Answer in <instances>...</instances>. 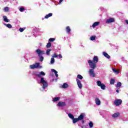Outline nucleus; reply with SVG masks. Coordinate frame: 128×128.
Returning a JSON list of instances; mask_svg holds the SVG:
<instances>
[{
	"label": "nucleus",
	"instance_id": "1",
	"mask_svg": "<svg viewBox=\"0 0 128 128\" xmlns=\"http://www.w3.org/2000/svg\"><path fill=\"white\" fill-rule=\"evenodd\" d=\"M98 62V57L94 56L93 58V62L92 60H88V64L91 68H96V63Z\"/></svg>",
	"mask_w": 128,
	"mask_h": 128
},
{
	"label": "nucleus",
	"instance_id": "2",
	"mask_svg": "<svg viewBox=\"0 0 128 128\" xmlns=\"http://www.w3.org/2000/svg\"><path fill=\"white\" fill-rule=\"evenodd\" d=\"M40 84H43L42 88H48V82L46 81H45L44 78H41V80L40 82Z\"/></svg>",
	"mask_w": 128,
	"mask_h": 128
},
{
	"label": "nucleus",
	"instance_id": "3",
	"mask_svg": "<svg viewBox=\"0 0 128 128\" xmlns=\"http://www.w3.org/2000/svg\"><path fill=\"white\" fill-rule=\"evenodd\" d=\"M122 103V100L120 99H117L114 101V104L116 106H120Z\"/></svg>",
	"mask_w": 128,
	"mask_h": 128
},
{
	"label": "nucleus",
	"instance_id": "4",
	"mask_svg": "<svg viewBox=\"0 0 128 128\" xmlns=\"http://www.w3.org/2000/svg\"><path fill=\"white\" fill-rule=\"evenodd\" d=\"M97 86H100L102 90H106V85L104 84H102V82L100 80L97 81Z\"/></svg>",
	"mask_w": 128,
	"mask_h": 128
},
{
	"label": "nucleus",
	"instance_id": "5",
	"mask_svg": "<svg viewBox=\"0 0 128 128\" xmlns=\"http://www.w3.org/2000/svg\"><path fill=\"white\" fill-rule=\"evenodd\" d=\"M34 76H38V78H40L42 76H46V73L42 71L40 73L38 72H34Z\"/></svg>",
	"mask_w": 128,
	"mask_h": 128
},
{
	"label": "nucleus",
	"instance_id": "6",
	"mask_svg": "<svg viewBox=\"0 0 128 128\" xmlns=\"http://www.w3.org/2000/svg\"><path fill=\"white\" fill-rule=\"evenodd\" d=\"M36 52L38 56H42V54H44V50H40V49H37L36 50Z\"/></svg>",
	"mask_w": 128,
	"mask_h": 128
},
{
	"label": "nucleus",
	"instance_id": "7",
	"mask_svg": "<svg viewBox=\"0 0 128 128\" xmlns=\"http://www.w3.org/2000/svg\"><path fill=\"white\" fill-rule=\"evenodd\" d=\"M92 69H90L89 70V74L90 76H92V78H94L96 77V74H94V68H91Z\"/></svg>",
	"mask_w": 128,
	"mask_h": 128
},
{
	"label": "nucleus",
	"instance_id": "8",
	"mask_svg": "<svg viewBox=\"0 0 128 128\" xmlns=\"http://www.w3.org/2000/svg\"><path fill=\"white\" fill-rule=\"evenodd\" d=\"M38 66H40V62H36L34 64L30 66V68L34 70V68H38Z\"/></svg>",
	"mask_w": 128,
	"mask_h": 128
},
{
	"label": "nucleus",
	"instance_id": "9",
	"mask_svg": "<svg viewBox=\"0 0 128 128\" xmlns=\"http://www.w3.org/2000/svg\"><path fill=\"white\" fill-rule=\"evenodd\" d=\"M76 80L77 84L78 86V88H79L80 89L82 88V82H80V80L78 79H76Z\"/></svg>",
	"mask_w": 128,
	"mask_h": 128
},
{
	"label": "nucleus",
	"instance_id": "10",
	"mask_svg": "<svg viewBox=\"0 0 128 128\" xmlns=\"http://www.w3.org/2000/svg\"><path fill=\"white\" fill-rule=\"evenodd\" d=\"M57 106L60 108H62V106H66V102H59L57 104Z\"/></svg>",
	"mask_w": 128,
	"mask_h": 128
},
{
	"label": "nucleus",
	"instance_id": "11",
	"mask_svg": "<svg viewBox=\"0 0 128 128\" xmlns=\"http://www.w3.org/2000/svg\"><path fill=\"white\" fill-rule=\"evenodd\" d=\"M112 22H114V18H110L107 19L106 21V24H110Z\"/></svg>",
	"mask_w": 128,
	"mask_h": 128
},
{
	"label": "nucleus",
	"instance_id": "12",
	"mask_svg": "<svg viewBox=\"0 0 128 128\" xmlns=\"http://www.w3.org/2000/svg\"><path fill=\"white\" fill-rule=\"evenodd\" d=\"M96 104L97 106H100V98H96Z\"/></svg>",
	"mask_w": 128,
	"mask_h": 128
},
{
	"label": "nucleus",
	"instance_id": "13",
	"mask_svg": "<svg viewBox=\"0 0 128 128\" xmlns=\"http://www.w3.org/2000/svg\"><path fill=\"white\" fill-rule=\"evenodd\" d=\"M103 56H105V58H106L110 59V55H108V53H106V52H103Z\"/></svg>",
	"mask_w": 128,
	"mask_h": 128
},
{
	"label": "nucleus",
	"instance_id": "14",
	"mask_svg": "<svg viewBox=\"0 0 128 128\" xmlns=\"http://www.w3.org/2000/svg\"><path fill=\"white\" fill-rule=\"evenodd\" d=\"M66 30L68 34H70V32H72V29H70V26H68L66 27Z\"/></svg>",
	"mask_w": 128,
	"mask_h": 128
},
{
	"label": "nucleus",
	"instance_id": "15",
	"mask_svg": "<svg viewBox=\"0 0 128 128\" xmlns=\"http://www.w3.org/2000/svg\"><path fill=\"white\" fill-rule=\"evenodd\" d=\"M120 116V112L114 113V114L112 115V118H118Z\"/></svg>",
	"mask_w": 128,
	"mask_h": 128
},
{
	"label": "nucleus",
	"instance_id": "16",
	"mask_svg": "<svg viewBox=\"0 0 128 128\" xmlns=\"http://www.w3.org/2000/svg\"><path fill=\"white\" fill-rule=\"evenodd\" d=\"M84 116L82 114H80L78 116V120H84Z\"/></svg>",
	"mask_w": 128,
	"mask_h": 128
},
{
	"label": "nucleus",
	"instance_id": "17",
	"mask_svg": "<svg viewBox=\"0 0 128 128\" xmlns=\"http://www.w3.org/2000/svg\"><path fill=\"white\" fill-rule=\"evenodd\" d=\"M100 25V22H96L93 24L92 25V28H96V26H98Z\"/></svg>",
	"mask_w": 128,
	"mask_h": 128
},
{
	"label": "nucleus",
	"instance_id": "18",
	"mask_svg": "<svg viewBox=\"0 0 128 128\" xmlns=\"http://www.w3.org/2000/svg\"><path fill=\"white\" fill-rule=\"evenodd\" d=\"M52 72H54L55 76H56V78H58V71L54 69H52L51 70Z\"/></svg>",
	"mask_w": 128,
	"mask_h": 128
},
{
	"label": "nucleus",
	"instance_id": "19",
	"mask_svg": "<svg viewBox=\"0 0 128 128\" xmlns=\"http://www.w3.org/2000/svg\"><path fill=\"white\" fill-rule=\"evenodd\" d=\"M50 16H52V13H49L48 14H46L44 16V18H50Z\"/></svg>",
	"mask_w": 128,
	"mask_h": 128
},
{
	"label": "nucleus",
	"instance_id": "20",
	"mask_svg": "<svg viewBox=\"0 0 128 128\" xmlns=\"http://www.w3.org/2000/svg\"><path fill=\"white\" fill-rule=\"evenodd\" d=\"M60 98V97H56L54 98L53 99V102H58Z\"/></svg>",
	"mask_w": 128,
	"mask_h": 128
},
{
	"label": "nucleus",
	"instance_id": "21",
	"mask_svg": "<svg viewBox=\"0 0 128 128\" xmlns=\"http://www.w3.org/2000/svg\"><path fill=\"white\" fill-rule=\"evenodd\" d=\"M68 86V84L66 83H64L62 85V88H67Z\"/></svg>",
	"mask_w": 128,
	"mask_h": 128
},
{
	"label": "nucleus",
	"instance_id": "22",
	"mask_svg": "<svg viewBox=\"0 0 128 128\" xmlns=\"http://www.w3.org/2000/svg\"><path fill=\"white\" fill-rule=\"evenodd\" d=\"M3 18H4V22H10V20L8 19V18H6V16H4Z\"/></svg>",
	"mask_w": 128,
	"mask_h": 128
},
{
	"label": "nucleus",
	"instance_id": "23",
	"mask_svg": "<svg viewBox=\"0 0 128 128\" xmlns=\"http://www.w3.org/2000/svg\"><path fill=\"white\" fill-rule=\"evenodd\" d=\"M72 120V122L73 124H76V122H78V118H74Z\"/></svg>",
	"mask_w": 128,
	"mask_h": 128
},
{
	"label": "nucleus",
	"instance_id": "24",
	"mask_svg": "<svg viewBox=\"0 0 128 128\" xmlns=\"http://www.w3.org/2000/svg\"><path fill=\"white\" fill-rule=\"evenodd\" d=\"M50 52H52V49H48L46 51V55L50 56Z\"/></svg>",
	"mask_w": 128,
	"mask_h": 128
},
{
	"label": "nucleus",
	"instance_id": "25",
	"mask_svg": "<svg viewBox=\"0 0 128 128\" xmlns=\"http://www.w3.org/2000/svg\"><path fill=\"white\" fill-rule=\"evenodd\" d=\"M112 70H113L114 72L116 74H118L120 72L118 70H116L114 69V68H112Z\"/></svg>",
	"mask_w": 128,
	"mask_h": 128
},
{
	"label": "nucleus",
	"instance_id": "26",
	"mask_svg": "<svg viewBox=\"0 0 128 128\" xmlns=\"http://www.w3.org/2000/svg\"><path fill=\"white\" fill-rule=\"evenodd\" d=\"M114 82H116V80L112 78L110 80V84H114Z\"/></svg>",
	"mask_w": 128,
	"mask_h": 128
},
{
	"label": "nucleus",
	"instance_id": "27",
	"mask_svg": "<svg viewBox=\"0 0 128 128\" xmlns=\"http://www.w3.org/2000/svg\"><path fill=\"white\" fill-rule=\"evenodd\" d=\"M68 116L70 118H71V120H72L73 118H74V115H72V114L70 113L68 114Z\"/></svg>",
	"mask_w": 128,
	"mask_h": 128
},
{
	"label": "nucleus",
	"instance_id": "28",
	"mask_svg": "<svg viewBox=\"0 0 128 128\" xmlns=\"http://www.w3.org/2000/svg\"><path fill=\"white\" fill-rule=\"evenodd\" d=\"M52 46V43L50 42H48L46 46V48H50Z\"/></svg>",
	"mask_w": 128,
	"mask_h": 128
},
{
	"label": "nucleus",
	"instance_id": "29",
	"mask_svg": "<svg viewBox=\"0 0 128 128\" xmlns=\"http://www.w3.org/2000/svg\"><path fill=\"white\" fill-rule=\"evenodd\" d=\"M116 88H120L122 86V82H118L116 86Z\"/></svg>",
	"mask_w": 128,
	"mask_h": 128
},
{
	"label": "nucleus",
	"instance_id": "30",
	"mask_svg": "<svg viewBox=\"0 0 128 128\" xmlns=\"http://www.w3.org/2000/svg\"><path fill=\"white\" fill-rule=\"evenodd\" d=\"M50 64H54V58H51Z\"/></svg>",
	"mask_w": 128,
	"mask_h": 128
},
{
	"label": "nucleus",
	"instance_id": "31",
	"mask_svg": "<svg viewBox=\"0 0 128 128\" xmlns=\"http://www.w3.org/2000/svg\"><path fill=\"white\" fill-rule=\"evenodd\" d=\"M6 26H7V28H12V24H6Z\"/></svg>",
	"mask_w": 128,
	"mask_h": 128
},
{
	"label": "nucleus",
	"instance_id": "32",
	"mask_svg": "<svg viewBox=\"0 0 128 128\" xmlns=\"http://www.w3.org/2000/svg\"><path fill=\"white\" fill-rule=\"evenodd\" d=\"M54 40H56V38H50L49 39V42H54Z\"/></svg>",
	"mask_w": 128,
	"mask_h": 128
},
{
	"label": "nucleus",
	"instance_id": "33",
	"mask_svg": "<svg viewBox=\"0 0 128 128\" xmlns=\"http://www.w3.org/2000/svg\"><path fill=\"white\" fill-rule=\"evenodd\" d=\"M77 78H79V80H82V78H84V77H82L80 74H78L77 76Z\"/></svg>",
	"mask_w": 128,
	"mask_h": 128
},
{
	"label": "nucleus",
	"instance_id": "34",
	"mask_svg": "<svg viewBox=\"0 0 128 128\" xmlns=\"http://www.w3.org/2000/svg\"><path fill=\"white\" fill-rule=\"evenodd\" d=\"M89 126H90V128H92V126H94V123H92V122H90Z\"/></svg>",
	"mask_w": 128,
	"mask_h": 128
},
{
	"label": "nucleus",
	"instance_id": "35",
	"mask_svg": "<svg viewBox=\"0 0 128 128\" xmlns=\"http://www.w3.org/2000/svg\"><path fill=\"white\" fill-rule=\"evenodd\" d=\"M90 40H96V36H92L90 38Z\"/></svg>",
	"mask_w": 128,
	"mask_h": 128
},
{
	"label": "nucleus",
	"instance_id": "36",
	"mask_svg": "<svg viewBox=\"0 0 128 128\" xmlns=\"http://www.w3.org/2000/svg\"><path fill=\"white\" fill-rule=\"evenodd\" d=\"M24 28H20L19 30L20 32H22L24 30Z\"/></svg>",
	"mask_w": 128,
	"mask_h": 128
},
{
	"label": "nucleus",
	"instance_id": "37",
	"mask_svg": "<svg viewBox=\"0 0 128 128\" xmlns=\"http://www.w3.org/2000/svg\"><path fill=\"white\" fill-rule=\"evenodd\" d=\"M58 54H56V53H54L53 56H52V58H58Z\"/></svg>",
	"mask_w": 128,
	"mask_h": 128
},
{
	"label": "nucleus",
	"instance_id": "38",
	"mask_svg": "<svg viewBox=\"0 0 128 128\" xmlns=\"http://www.w3.org/2000/svg\"><path fill=\"white\" fill-rule=\"evenodd\" d=\"M19 10H20L21 12H22L24 10V8H20L19 9Z\"/></svg>",
	"mask_w": 128,
	"mask_h": 128
},
{
	"label": "nucleus",
	"instance_id": "39",
	"mask_svg": "<svg viewBox=\"0 0 128 128\" xmlns=\"http://www.w3.org/2000/svg\"><path fill=\"white\" fill-rule=\"evenodd\" d=\"M40 62H42V60H44V56H40Z\"/></svg>",
	"mask_w": 128,
	"mask_h": 128
},
{
	"label": "nucleus",
	"instance_id": "40",
	"mask_svg": "<svg viewBox=\"0 0 128 128\" xmlns=\"http://www.w3.org/2000/svg\"><path fill=\"white\" fill-rule=\"evenodd\" d=\"M4 10L5 12H8V7H5Z\"/></svg>",
	"mask_w": 128,
	"mask_h": 128
},
{
	"label": "nucleus",
	"instance_id": "41",
	"mask_svg": "<svg viewBox=\"0 0 128 128\" xmlns=\"http://www.w3.org/2000/svg\"><path fill=\"white\" fill-rule=\"evenodd\" d=\"M58 58H62V56L60 54H58Z\"/></svg>",
	"mask_w": 128,
	"mask_h": 128
},
{
	"label": "nucleus",
	"instance_id": "42",
	"mask_svg": "<svg viewBox=\"0 0 128 128\" xmlns=\"http://www.w3.org/2000/svg\"><path fill=\"white\" fill-rule=\"evenodd\" d=\"M116 92H118H118H120V91H119L118 89L116 90Z\"/></svg>",
	"mask_w": 128,
	"mask_h": 128
},
{
	"label": "nucleus",
	"instance_id": "43",
	"mask_svg": "<svg viewBox=\"0 0 128 128\" xmlns=\"http://www.w3.org/2000/svg\"><path fill=\"white\" fill-rule=\"evenodd\" d=\"M126 24H127L128 25V20H126Z\"/></svg>",
	"mask_w": 128,
	"mask_h": 128
},
{
	"label": "nucleus",
	"instance_id": "44",
	"mask_svg": "<svg viewBox=\"0 0 128 128\" xmlns=\"http://www.w3.org/2000/svg\"><path fill=\"white\" fill-rule=\"evenodd\" d=\"M52 82H54V79H52Z\"/></svg>",
	"mask_w": 128,
	"mask_h": 128
},
{
	"label": "nucleus",
	"instance_id": "45",
	"mask_svg": "<svg viewBox=\"0 0 128 128\" xmlns=\"http://www.w3.org/2000/svg\"><path fill=\"white\" fill-rule=\"evenodd\" d=\"M84 120H82V124H84Z\"/></svg>",
	"mask_w": 128,
	"mask_h": 128
},
{
	"label": "nucleus",
	"instance_id": "46",
	"mask_svg": "<svg viewBox=\"0 0 128 128\" xmlns=\"http://www.w3.org/2000/svg\"><path fill=\"white\" fill-rule=\"evenodd\" d=\"M63 0H60V2H62Z\"/></svg>",
	"mask_w": 128,
	"mask_h": 128
}]
</instances>
